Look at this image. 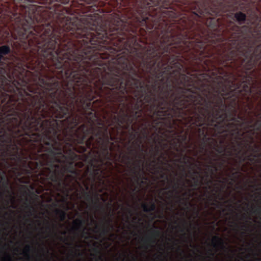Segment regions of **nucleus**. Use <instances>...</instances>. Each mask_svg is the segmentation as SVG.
<instances>
[{
  "instance_id": "b1692460",
  "label": "nucleus",
  "mask_w": 261,
  "mask_h": 261,
  "mask_svg": "<svg viewBox=\"0 0 261 261\" xmlns=\"http://www.w3.org/2000/svg\"><path fill=\"white\" fill-rule=\"evenodd\" d=\"M101 200H102V201H103V202L106 201V199H105V198H101Z\"/></svg>"
},
{
  "instance_id": "f3484780",
  "label": "nucleus",
  "mask_w": 261,
  "mask_h": 261,
  "mask_svg": "<svg viewBox=\"0 0 261 261\" xmlns=\"http://www.w3.org/2000/svg\"><path fill=\"white\" fill-rule=\"evenodd\" d=\"M60 240H61L62 241H67V239L63 237H60Z\"/></svg>"
},
{
  "instance_id": "cd10ccee",
  "label": "nucleus",
  "mask_w": 261,
  "mask_h": 261,
  "mask_svg": "<svg viewBox=\"0 0 261 261\" xmlns=\"http://www.w3.org/2000/svg\"><path fill=\"white\" fill-rule=\"evenodd\" d=\"M137 220V217L134 218V220Z\"/></svg>"
},
{
  "instance_id": "9b49d317",
  "label": "nucleus",
  "mask_w": 261,
  "mask_h": 261,
  "mask_svg": "<svg viewBox=\"0 0 261 261\" xmlns=\"http://www.w3.org/2000/svg\"><path fill=\"white\" fill-rule=\"evenodd\" d=\"M163 160L165 161V160H166V158H165V157L164 156L163 153L161 154V155H160V156H159V158H158V161H159V162L160 163L161 165H166V163H164V161H163Z\"/></svg>"
},
{
  "instance_id": "c85d7f7f",
  "label": "nucleus",
  "mask_w": 261,
  "mask_h": 261,
  "mask_svg": "<svg viewBox=\"0 0 261 261\" xmlns=\"http://www.w3.org/2000/svg\"><path fill=\"white\" fill-rule=\"evenodd\" d=\"M181 232H184V228H181Z\"/></svg>"
},
{
  "instance_id": "ea45409f",
  "label": "nucleus",
  "mask_w": 261,
  "mask_h": 261,
  "mask_svg": "<svg viewBox=\"0 0 261 261\" xmlns=\"http://www.w3.org/2000/svg\"><path fill=\"white\" fill-rule=\"evenodd\" d=\"M210 261H211V260H210Z\"/></svg>"
},
{
  "instance_id": "39448f33",
  "label": "nucleus",
  "mask_w": 261,
  "mask_h": 261,
  "mask_svg": "<svg viewBox=\"0 0 261 261\" xmlns=\"http://www.w3.org/2000/svg\"><path fill=\"white\" fill-rule=\"evenodd\" d=\"M86 221L81 218H78L73 222L75 230L79 231H82V238H84L85 235L88 234V232L85 231L86 228L83 227Z\"/></svg>"
},
{
  "instance_id": "c756f323",
  "label": "nucleus",
  "mask_w": 261,
  "mask_h": 261,
  "mask_svg": "<svg viewBox=\"0 0 261 261\" xmlns=\"http://www.w3.org/2000/svg\"><path fill=\"white\" fill-rule=\"evenodd\" d=\"M102 190H103V189H100V190H99V192H101Z\"/></svg>"
},
{
  "instance_id": "a211bd4d",
  "label": "nucleus",
  "mask_w": 261,
  "mask_h": 261,
  "mask_svg": "<svg viewBox=\"0 0 261 261\" xmlns=\"http://www.w3.org/2000/svg\"><path fill=\"white\" fill-rule=\"evenodd\" d=\"M186 170L184 168H183V173H184V178H186L187 176V175L186 173Z\"/></svg>"
},
{
  "instance_id": "6ab92c4d",
  "label": "nucleus",
  "mask_w": 261,
  "mask_h": 261,
  "mask_svg": "<svg viewBox=\"0 0 261 261\" xmlns=\"http://www.w3.org/2000/svg\"><path fill=\"white\" fill-rule=\"evenodd\" d=\"M61 235L65 236L66 235V231H61Z\"/></svg>"
},
{
  "instance_id": "5701e85b",
  "label": "nucleus",
  "mask_w": 261,
  "mask_h": 261,
  "mask_svg": "<svg viewBox=\"0 0 261 261\" xmlns=\"http://www.w3.org/2000/svg\"><path fill=\"white\" fill-rule=\"evenodd\" d=\"M111 216V210H109V213H108V216Z\"/></svg>"
},
{
  "instance_id": "393cba45",
  "label": "nucleus",
  "mask_w": 261,
  "mask_h": 261,
  "mask_svg": "<svg viewBox=\"0 0 261 261\" xmlns=\"http://www.w3.org/2000/svg\"><path fill=\"white\" fill-rule=\"evenodd\" d=\"M156 162V161H155V160H153V161H152V163H153V164H155V162Z\"/></svg>"
},
{
  "instance_id": "6e6552de",
  "label": "nucleus",
  "mask_w": 261,
  "mask_h": 261,
  "mask_svg": "<svg viewBox=\"0 0 261 261\" xmlns=\"http://www.w3.org/2000/svg\"><path fill=\"white\" fill-rule=\"evenodd\" d=\"M54 213L59 216V220H60V221L63 222L66 220V218H67V213H66L65 211L60 209H56L54 211Z\"/></svg>"
},
{
  "instance_id": "bb28decb",
  "label": "nucleus",
  "mask_w": 261,
  "mask_h": 261,
  "mask_svg": "<svg viewBox=\"0 0 261 261\" xmlns=\"http://www.w3.org/2000/svg\"><path fill=\"white\" fill-rule=\"evenodd\" d=\"M177 162L181 163V159L177 160Z\"/></svg>"
},
{
  "instance_id": "4c0bfd02",
  "label": "nucleus",
  "mask_w": 261,
  "mask_h": 261,
  "mask_svg": "<svg viewBox=\"0 0 261 261\" xmlns=\"http://www.w3.org/2000/svg\"><path fill=\"white\" fill-rule=\"evenodd\" d=\"M212 256H213V255H214V254H213V253H212Z\"/></svg>"
},
{
  "instance_id": "c9c22d12",
  "label": "nucleus",
  "mask_w": 261,
  "mask_h": 261,
  "mask_svg": "<svg viewBox=\"0 0 261 261\" xmlns=\"http://www.w3.org/2000/svg\"><path fill=\"white\" fill-rule=\"evenodd\" d=\"M167 166H168V167H170V165L169 164H167Z\"/></svg>"
},
{
  "instance_id": "9d476101",
  "label": "nucleus",
  "mask_w": 261,
  "mask_h": 261,
  "mask_svg": "<svg viewBox=\"0 0 261 261\" xmlns=\"http://www.w3.org/2000/svg\"><path fill=\"white\" fill-rule=\"evenodd\" d=\"M31 250H32V246L31 245H26V246H25V248H24V253H25V255H26V256H28V257H29V253H30Z\"/></svg>"
},
{
  "instance_id": "2f4dec72",
  "label": "nucleus",
  "mask_w": 261,
  "mask_h": 261,
  "mask_svg": "<svg viewBox=\"0 0 261 261\" xmlns=\"http://www.w3.org/2000/svg\"><path fill=\"white\" fill-rule=\"evenodd\" d=\"M75 251H79V250L76 249V250H75Z\"/></svg>"
},
{
  "instance_id": "423d86ee",
  "label": "nucleus",
  "mask_w": 261,
  "mask_h": 261,
  "mask_svg": "<svg viewBox=\"0 0 261 261\" xmlns=\"http://www.w3.org/2000/svg\"><path fill=\"white\" fill-rule=\"evenodd\" d=\"M141 207H142L143 211L145 212V213H148L154 212L156 208V206L154 202L151 201L150 202L149 205H148V204L146 203H142Z\"/></svg>"
},
{
  "instance_id": "dca6fc26",
  "label": "nucleus",
  "mask_w": 261,
  "mask_h": 261,
  "mask_svg": "<svg viewBox=\"0 0 261 261\" xmlns=\"http://www.w3.org/2000/svg\"><path fill=\"white\" fill-rule=\"evenodd\" d=\"M28 207H29V208H30V210H31V211H34V207H33L32 206L29 205H28Z\"/></svg>"
},
{
  "instance_id": "f03ea898",
  "label": "nucleus",
  "mask_w": 261,
  "mask_h": 261,
  "mask_svg": "<svg viewBox=\"0 0 261 261\" xmlns=\"http://www.w3.org/2000/svg\"><path fill=\"white\" fill-rule=\"evenodd\" d=\"M113 159L100 161L93 159L89 160V163L83 167H73L66 169H59L57 171H48L43 174L19 178L20 182L28 184L31 180L43 186V189L50 193H59L68 197L70 193L81 199H84L93 204V208L104 212V206L99 201L98 194L92 195V191L97 184L99 187H103L107 175L111 172Z\"/></svg>"
},
{
  "instance_id": "4be33fe9",
  "label": "nucleus",
  "mask_w": 261,
  "mask_h": 261,
  "mask_svg": "<svg viewBox=\"0 0 261 261\" xmlns=\"http://www.w3.org/2000/svg\"><path fill=\"white\" fill-rule=\"evenodd\" d=\"M246 228V225L243 224V226H242V229H244V228Z\"/></svg>"
},
{
  "instance_id": "473e14b6",
  "label": "nucleus",
  "mask_w": 261,
  "mask_h": 261,
  "mask_svg": "<svg viewBox=\"0 0 261 261\" xmlns=\"http://www.w3.org/2000/svg\"><path fill=\"white\" fill-rule=\"evenodd\" d=\"M135 191V189H133V191Z\"/></svg>"
},
{
  "instance_id": "58836bf2",
  "label": "nucleus",
  "mask_w": 261,
  "mask_h": 261,
  "mask_svg": "<svg viewBox=\"0 0 261 261\" xmlns=\"http://www.w3.org/2000/svg\"><path fill=\"white\" fill-rule=\"evenodd\" d=\"M184 223H185V224H186V221H184Z\"/></svg>"
},
{
  "instance_id": "ddd939ff",
  "label": "nucleus",
  "mask_w": 261,
  "mask_h": 261,
  "mask_svg": "<svg viewBox=\"0 0 261 261\" xmlns=\"http://www.w3.org/2000/svg\"><path fill=\"white\" fill-rule=\"evenodd\" d=\"M132 216V212L130 211V210H128V215H126V219H127V220H128V218H129V217H130Z\"/></svg>"
},
{
  "instance_id": "f8f14e48",
  "label": "nucleus",
  "mask_w": 261,
  "mask_h": 261,
  "mask_svg": "<svg viewBox=\"0 0 261 261\" xmlns=\"http://www.w3.org/2000/svg\"><path fill=\"white\" fill-rule=\"evenodd\" d=\"M252 213L254 214H260L261 213V207H257L255 209L253 210V211H252Z\"/></svg>"
},
{
  "instance_id": "f704fd0d",
  "label": "nucleus",
  "mask_w": 261,
  "mask_h": 261,
  "mask_svg": "<svg viewBox=\"0 0 261 261\" xmlns=\"http://www.w3.org/2000/svg\"><path fill=\"white\" fill-rule=\"evenodd\" d=\"M40 224H41L40 222H39V225H40Z\"/></svg>"
},
{
  "instance_id": "2eb2a0df",
  "label": "nucleus",
  "mask_w": 261,
  "mask_h": 261,
  "mask_svg": "<svg viewBox=\"0 0 261 261\" xmlns=\"http://www.w3.org/2000/svg\"><path fill=\"white\" fill-rule=\"evenodd\" d=\"M216 203H217V201L216 200H214V202H212V205H213V206L217 205V204H216Z\"/></svg>"
},
{
  "instance_id": "e433bc0d",
  "label": "nucleus",
  "mask_w": 261,
  "mask_h": 261,
  "mask_svg": "<svg viewBox=\"0 0 261 261\" xmlns=\"http://www.w3.org/2000/svg\"><path fill=\"white\" fill-rule=\"evenodd\" d=\"M204 195L206 196V194H204Z\"/></svg>"
},
{
  "instance_id": "7ed1b4c3",
  "label": "nucleus",
  "mask_w": 261,
  "mask_h": 261,
  "mask_svg": "<svg viewBox=\"0 0 261 261\" xmlns=\"http://www.w3.org/2000/svg\"><path fill=\"white\" fill-rule=\"evenodd\" d=\"M92 222L95 224V226L92 229V231L94 233H99L101 236H106L110 231V228L108 227V226H110L111 228H112V226L111 225L112 221L111 218H108V219L106 220V218L103 217V219H102V224H101V226H98L96 221L93 219H92Z\"/></svg>"
},
{
  "instance_id": "72a5a7b5",
  "label": "nucleus",
  "mask_w": 261,
  "mask_h": 261,
  "mask_svg": "<svg viewBox=\"0 0 261 261\" xmlns=\"http://www.w3.org/2000/svg\"><path fill=\"white\" fill-rule=\"evenodd\" d=\"M257 260H258V261H261L260 259H258Z\"/></svg>"
},
{
  "instance_id": "7c9ffc66",
  "label": "nucleus",
  "mask_w": 261,
  "mask_h": 261,
  "mask_svg": "<svg viewBox=\"0 0 261 261\" xmlns=\"http://www.w3.org/2000/svg\"><path fill=\"white\" fill-rule=\"evenodd\" d=\"M94 239H95L97 240V237H94Z\"/></svg>"
},
{
  "instance_id": "aec40b11",
  "label": "nucleus",
  "mask_w": 261,
  "mask_h": 261,
  "mask_svg": "<svg viewBox=\"0 0 261 261\" xmlns=\"http://www.w3.org/2000/svg\"><path fill=\"white\" fill-rule=\"evenodd\" d=\"M8 261H12V259H11L9 256H8Z\"/></svg>"
},
{
  "instance_id": "20e7f679",
  "label": "nucleus",
  "mask_w": 261,
  "mask_h": 261,
  "mask_svg": "<svg viewBox=\"0 0 261 261\" xmlns=\"http://www.w3.org/2000/svg\"><path fill=\"white\" fill-rule=\"evenodd\" d=\"M149 232V236L146 237L145 238L141 239V241L144 244V247L146 249L148 248V244L149 243L154 244L156 238L159 237L160 236V231L156 229L155 227L150 229Z\"/></svg>"
},
{
  "instance_id": "a878e982",
  "label": "nucleus",
  "mask_w": 261,
  "mask_h": 261,
  "mask_svg": "<svg viewBox=\"0 0 261 261\" xmlns=\"http://www.w3.org/2000/svg\"><path fill=\"white\" fill-rule=\"evenodd\" d=\"M93 250H94V251H95V252H97V248H94V249H93Z\"/></svg>"
},
{
  "instance_id": "f257e3e1",
  "label": "nucleus",
  "mask_w": 261,
  "mask_h": 261,
  "mask_svg": "<svg viewBox=\"0 0 261 261\" xmlns=\"http://www.w3.org/2000/svg\"><path fill=\"white\" fill-rule=\"evenodd\" d=\"M170 95H0V157L23 178L113 158L114 141Z\"/></svg>"
},
{
  "instance_id": "0eeeda50",
  "label": "nucleus",
  "mask_w": 261,
  "mask_h": 261,
  "mask_svg": "<svg viewBox=\"0 0 261 261\" xmlns=\"http://www.w3.org/2000/svg\"><path fill=\"white\" fill-rule=\"evenodd\" d=\"M212 245L213 247L216 248L217 246H220L223 248L225 247L224 246V241L220 237L215 236L212 238Z\"/></svg>"
},
{
  "instance_id": "412c9836",
  "label": "nucleus",
  "mask_w": 261,
  "mask_h": 261,
  "mask_svg": "<svg viewBox=\"0 0 261 261\" xmlns=\"http://www.w3.org/2000/svg\"><path fill=\"white\" fill-rule=\"evenodd\" d=\"M3 195H4V193H3V192L0 191V197L3 196Z\"/></svg>"
},
{
  "instance_id": "4468645a",
  "label": "nucleus",
  "mask_w": 261,
  "mask_h": 261,
  "mask_svg": "<svg viewBox=\"0 0 261 261\" xmlns=\"http://www.w3.org/2000/svg\"><path fill=\"white\" fill-rule=\"evenodd\" d=\"M10 37V32H9V30L6 31V37L9 38Z\"/></svg>"
},
{
  "instance_id": "1a4fd4ad",
  "label": "nucleus",
  "mask_w": 261,
  "mask_h": 261,
  "mask_svg": "<svg viewBox=\"0 0 261 261\" xmlns=\"http://www.w3.org/2000/svg\"><path fill=\"white\" fill-rule=\"evenodd\" d=\"M46 223H47V227H46V229L49 231V232L55 233V230L57 228V226L54 223L50 224L49 223L48 221L46 220ZM54 234H56L55 233Z\"/></svg>"
}]
</instances>
